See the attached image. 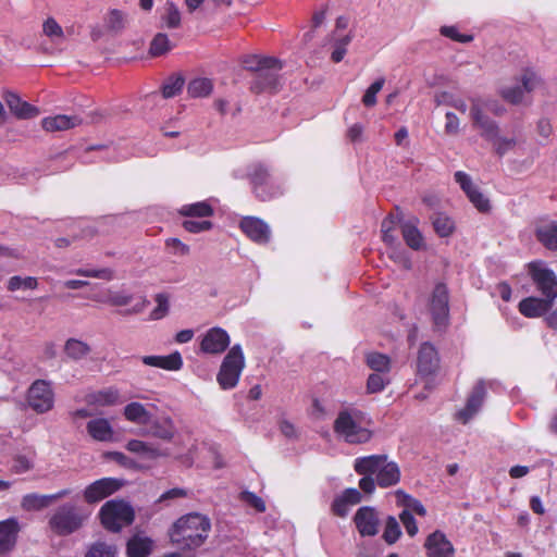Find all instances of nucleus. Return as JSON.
I'll return each mask as SVG.
<instances>
[{"mask_svg": "<svg viewBox=\"0 0 557 557\" xmlns=\"http://www.w3.org/2000/svg\"><path fill=\"white\" fill-rule=\"evenodd\" d=\"M521 84L523 92H530L540 84V78L533 72L528 71L523 73Z\"/></svg>", "mask_w": 557, "mask_h": 557, "instance_id": "nucleus-64", "label": "nucleus"}, {"mask_svg": "<svg viewBox=\"0 0 557 557\" xmlns=\"http://www.w3.org/2000/svg\"><path fill=\"white\" fill-rule=\"evenodd\" d=\"M240 499L255 508L259 512L265 511V504L261 497L252 492L245 491L240 494Z\"/></svg>", "mask_w": 557, "mask_h": 557, "instance_id": "nucleus-56", "label": "nucleus"}, {"mask_svg": "<svg viewBox=\"0 0 557 557\" xmlns=\"http://www.w3.org/2000/svg\"><path fill=\"white\" fill-rule=\"evenodd\" d=\"M184 78L180 75L169 77L162 87V95L164 98H172L176 96L184 86Z\"/></svg>", "mask_w": 557, "mask_h": 557, "instance_id": "nucleus-46", "label": "nucleus"}, {"mask_svg": "<svg viewBox=\"0 0 557 557\" xmlns=\"http://www.w3.org/2000/svg\"><path fill=\"white\" fill-rule=\"evenodd\" d=\"M243 64L246 70L253 71L257 74L260 71H281L282 63L280 60L271 57H260V55H247L243 60Z\"/></svg>", "mask_w": 557, "mask_h": 557, "instance_id": "nucleus-27", "label": "nucleus"}, {"mask_svg": "<svg viewBox=\"0 0 557 557\" xmlns=\"http://www.w3.org/2000/svg\"><path fill=\"white\" fill-rule=\"evenodd\" d=\"M231 339L227 332L222 327H211L208 330L200 343L201 351L210 355L222 354L230 345Z\"/></svg>", "mask_w": 557, "mask_h": 557, "instance_id": "nucleus-12", "label": "nucleus"}, {"mask_svg": "<svg viewBox=\"0 0 557 557\" xmlns=\"http://www.w3.org/2000/svg\"><path fill=\"white\" fill-rule=\"evenodd\" d=\"M171 49L172 45L168 35L159 33L153 37L150 44L149 53L152 57H160L169 52Z\"/></svg>", "mask_w": 557, "mask_h": 557, "instance_id": "nucleus-44", "label": "nucleus"}, {"mask_svg": "<svg viewBox=\"0 0 557 557\" xmlns=\"http://www.w3.org/2000/svg\"><path fill=\"white\" fill-rule=\"evenodd\" d=\"M116 549L114 546L104 543H96L85 557H114Z\"/></svg>", "mask_w": 557, "mask_h": 557, "instance_id": "nucleus-53", "label": "nucleus"}, {"mask_svg": "<svg viewBox=\"0 0 557 557\" xmlns=\"http://www.w3.org/2000/svg\"><path fill=\"white\" fill-rule=\"evenodd\" d=\"M249 176L251 184L253 185V190L257 197L261 200H268L276 194L275 191L268 189V185L271 183V175L263 165H256Z\"/></svg>", "mask_w": 557, "mask_h": 557, "instance_id": "nucleus-18", "label": "nucleus"}, {"mask_svg": "<svg viewBox=\"0 0 557 557\" xmlns=\"http://www.w3.org/2000/svg\"><path fill=\"white\" fill-rule=\"evenodd\" d=\"M165 246L174 256L184 257L190 251L189 246L181 242L178 238H168L165 240Z\"/></svg>", "mask_w": 557, "mask_h": 557, "instance_id": "nucleus-55", "label": "nucleus"}, {"mask_svg": "<svg viewBox=\"0 0 557 557\" xmlns=\"http://www.w3.org/2000/svg\"><path fill=\"white\" fill-rule=\"evenodd\" d=\"M529 273L536 289L544 298L555 302L557 298V277L554 271L548 269L543 261H533L529 263Z\"/></svg>", "mask_w": 557, "mask_h": 557, "instance_id": "nucleus-8", "label": "nucleus"}, {"mask_svg": "<svg viewBox=\"0 0 557 557\" xmlns=\"http://www.w3.org/2000/svg\"><path fill=\"white\" fill-rule=\"evenodd\" d=\"M83 120L78 115L59 114L54 116L45 117L41 121V126L47 132L67 131L81 125Z\"/></svg>", "mask_w": 557, "mask_h": 557, "instance_id": "nucleus-21", "label": "nucleus"}, {"mask_svg": "<svg viewBox=\"0 0 557 557\" xmlns=\"http://www.w3.org/2000/svg\"><path fill=\"white\" fill-rule=\"evenodd\" d=\"M432 224L436 234L441 237L450 236L455 231L454 221L443 213H436L432 216Z\"/></svg>", "mask_w": 557, "mask_h": 557, "instance_id": "nucleus-41", "label": "nucleus"}, {"mask_svg": "<svg viewBox=\"0 0 557 557\" xmlns=\"http://www.w3.org/2000/svg\"><path fill=\"white\" fill-rule=\"evenodd\" d=\"M66 356L73 360H81L89 355L91 351L90 346L76 338H70L64 345Z\"/></svg>", "mask_w": 557, "mask_h": 557, "instance_id": "nucleus-37", "label": "nucleus"}, {"mask_svg": "<svg viewBox=\"0 0 557 557\" xmlns=\"http://www.w3.org/2000/svg\"><path fill=\"white\" fill-rule=\"evenodd\" d=\"M163 21L169 28H177L181 25V12L173 2H166L164 7Z\"/></svg>", "mask_w": 557, "mask_h": 557, "instance_id": "nucleus-45", "label": "nucleus"}, {"mask_svg": "<svg viewBox=\"0 0 557 557\" xmlns=\"http://www.w3.org/2000/svg\"><path fill=\"white\" fill-rule=\"evenodd\" d=\"M397 505L404 507V510H408L409 512H414L421 517L426 515V510L422 503L410 495L406 494L404 491L398 490L396 492Z\"/></svg>", "mask_w": 557, "mask_h": 557, "instance_id": "nucleus-36", "label": "nucleus"}, {"mask_svg": "<svg viewBox=\"0 0 557 557\" xmlns=\"http://www.w3.org/2000/svg\"><path fill=\"white\" fill-rule=\"evenodd\" d=\"M355 471L360 475L375 474L380 487L396 485L400 480V469L387 455L359 457L354 462Z\"/></svg>", "mask_w": 557, "mask_h": 557, "instance_id": "nucleus-2", "label": "nucleus"}, {"mask_svg": "<svg viewBox=\"0 0 557 557\" xmlns=\"http://www.w3.org/2000/svg\"><path fill=\"white\" fill-rule=\"evenodd\" d=\"M157 307L152 310L150 317L152 320H160L169 312V298L164 294H158L154 298Z\"/></svg>", "mask_w": 557, "mask_h": 557, "instance_id": "nucleus-52", "label": "nucleus"}, {"mask_svg": "<svg viewBox=\"0 0 557 557\" xmlns=\"http://www.w3.org/2000/svg\"><path fill=\"white\" fill-rule=\"evenodd\" d=\"M245 368V357L240 345H234L224 357L216 381L222 389L234 388Z\"/></svg>", "mask_w": 557, "mask_h": 557, "instance_id": "nucleus-6", "label": "nucleus"}, {"mask_svg": "<svg viewBox=\"0 0 557 557\" xmlns=\"http://www.w3.org/2000/svg\"><path fill=\"white\" fill-rule=\"evenodd\" d=\"M441 34L459 42H469L472 40V36L459 34L458 29L454 26H443Z\"/></svg>", "mask_w": 557, "mask_h": 557, "instance_id": "nucleus-62", "label": "nucleus"}, {"mask_svg": "<svg viewBox=\"0 0 557 557\" xmlns=\"http://www.w3.org/2000/svg\"><path fill=\"white\" fill-rule=\"evenodd\" d=\"M366 362L375 372L387 373L391 369V359L384 354L370 352L366 356Z\"/></svg>", "mask_w": 557, "mask_h": 557, "instance_id": "nucleus-42", "label": "nucleus"}, {"mask_svg": "<svg viewBox=\"0 0 557 557\" xmlns=\"http://www.w3.org/2000/svg\"><path fill=\"white\" fill-rule=\"evenodd\" d=\"M87 518L88 515L79 507L72 503H65L54 509L49 518L48 525L53 533L64 536L78 531Z\"/></svg>", "mask_w": 557, "mask_h": 557, "instance_id": "nucleus-4", "label": "nucleus"}, {"mask_svg": "<svg viewBox=\"0 0 557 557\" xmlns=\"http://www.w3.org/2000/svg\"><path fill=\"white\" fill-rule=\"evenodd\" d=\"M20 524L16 518L0 521V554L11 550L17 539Z\"/></svg>", "mask_w": 557, "mask_h": 557, "instance_id": "nucleus-20", "label": "nucleus"}, {"mask_svg": "<svg viewBox=\"0 0 557 557\" xmlns=\"http://www.w3.org/2000/svg\"><path fill=\"white\" fill-rule=\"evenodd\" d=\"M87 433L97 442H111L114 437V431L106 418H95L87 422Z\"/></svg>", "mask_w": 557, "mask_h": 557, "instance_id": "nucleus-22", "label": "nucleus"}, {"mask_svg": "<svg viewBox=\"0 0 557 557\" xmlns=\"http://www.w3.org/2000/svg\"><path fill=\"white\" fill-rule=\"evenodd\" d=\"M211 529L210 519L201 513H188L173 525L171 540L184 549L200 547L208 539Z\"/></svg>", "mask_w": 557, "mask_h": 557, "instance_id": "nucleus-1", "label": "nucleus"}, {"mask_svg": "<svg viewBox=\"0 0 557 557\" xmlns=\"http://www.w3.org/2000/svg\"><path fill=\"white\" fill-rule=\"evenodd\" d=\"M38 278L35 276L13 275L7 282V289L11 293L17 290L36 289L38 287Z\"/></svg>", "mask_w": 557, "mask_h": 557, "instance_id": "nucleus-38", "label": "nucleus"}, {"mask_svg": "<svg viewBox=\"0 0 557 557\" xmlns=\"http://www.w3.org/2000/svg\"><path fill=\"white\" fill-rule=\"evenodd\" d=\"M50 504V495L30 493L23 496L21 507L26 511H38L49 507Z\"/></svg>", "mask_w": 557, "mask_h": 557, "instance_id": "nucleus-35", "label": "nucleus"}, {"mask_svg": "<svg viewBox=\"0 0 557 557\" xmlns=\"http://www.w3.org/2000/svg\"><path fill=\"white\" fill-rule=\"evenodd\" d=\"M484 396H485L484 384H483V382H479L474 386V388L467 401L465 409H462L458 413L459 419L462 420L463 423H467L478 412V410L480 409V407L483 404Z\"/></svg>", "mask_w": 557, "mask_h": 557, "instance_id": "nucleus-24", "label": "nucleus"}, {"mask_svg": "<svg viewBox=\"0 0 557 557\" xmlns=\"http://www.w3.org/2000/svg\"><path fill=\"white\" fill-rule=\"evenodd\" d=\"M152 550V541L148 537L135 535L127 542L128 557H147Z\"/></svg>", "mask_w": 557, "mask_h": 557, "instance_id": "nucleus-33", "label": "nucleus"}, {"mask_svg": "<svg viewBox=\"0 0 557 557\" xmlns=\"http://www.w3.org/2000/svg\"><path fill=\"white\" fill-rule=\"evenodd\" d=\"M141 360L146 366L170 371H176L183 367V359L178 351L170 354L169 356H145Z\"/></svg>", "mask_w": 557, "mask_h": 557, "instance_id": "nucleus-26", "label": "nucleus"}, {"mask_svg": "<svg viewBox=\"0 0 557 557\" xmlns=\"http://www.w3.org/2000/svg\"><path fill=\"white\" fill-rule=\"evenodd\" d=\"M213 82L207 77H196L188 83L187 92L193 98H203L211 95Z\"/></svg>", "mask_w": 557, "mask_h": 557, "instance_id": "nucleus-34", "label": "nucleus"}, {"mask_svg": "<svg viewBox=\"0 0 557 557\" xmlns=\"http://www.w3.org/2000/svg\"><path fill=\"white\" fill-rule=\"evenodd\" d=\"M42 33L54 44H61L64 40L63 28L53 17H48L44 22Z\"/></svg>", "mask_w": 557, "mask_h": 557, "instance_id": "nucleus-43", "label": "nucleus"}, {"mask_svg": "<svg viewBox=\"0 0 557 557\" xmlns=\"http://www.w3.org/2000/svg\"><path fill=\"white\" fill-rule=\"evenodd\" d=\"M240 230L257 244H267L271 237L269 225L261 219L246 216L239 223Z\"/></svg>", "mask_w": 557, "mask_h": 557, "instance_id": "nucleus-15", "label": "nucleus"}, {"mask_svg": "<svg viewBox=\"0 0 557 557\" xmlns=\"http://www.w3.org/2000/svg\"><path fill=\"white\" fill-rule=\"evenodd\" d=\"M428 557H454L455 547L447 536L440 530L428 535L424 542Z\"/></svg>", "mask_w": 557, "mask_h": 557, "instance_id": "nucleus-13", "label": "nucleus"}, {"mask_svg": "<svg viewBox=\"0 0 557 557\" xmlns=\"http://www.w3.org/2000/svg\"><path fill=\"white\" fill-rule=\"evenodd\" d=\"M488 112H494L492 103L480 97L470 99L469 117L473 129L479 132L480 136L486 140L495 139L499 133L498 124L488 116Z\"/></svg>", "mask_w": 557, "mask_h": 557, "instance_id": "nucleus-5", "label": "nucleus"}, {"mask_svg": "<svg viewBox=\"0 0 557 557\" xmlns=\"http://www.w3.org/2000/svg\"><path fill=\"white\" fill-rule=\"evenodd\" d=\"M400 521L404 524L408 535L414 536L418 533V525L412 513L408 510H403L399 515Z\"/></svg>", "mask_w": 557, "mask_h": 557, "instance_id": "nucleus-60", "label": "nucleus"}, {"mask_svg": "<svg viewBox=\"0 0 557 557\" xmlns=\"http://www.w3.org/2000/svg\"><path fill=\"white\" fill-rule=\"evenodd\" d=\"M178 212L186 216L208 218L213 214V209L209 202L199 201L190 205H184Z\"/></svg>", "mask_w": 557, "mask_h": 557, "instance_id": "nucleus-40", "label": "nucleus"}, {"mask_svg": "<svg viewBox=\"0 0 557 557\" xmlns=\"http://www.w3.org/2000/svg\"><path fill=\"white\" fill-rule=\"evenodd\" d=\"M278 72L273 70L260 71L251 84V90L260 94L264 90L275 89L278 84Z\"/></svg>", "mask_w": 557, "mask_h": 557, "instance_id": "nucleus-31", "label": "nucleus"}, {"mask_svg": "<svg viewBox=\"0 0 557 557\" xmlns=\"http://www.w3.org/2000/svg\"><path fill=\"white\" fill-rule=\"evenodd\" d=\"M148 429L140 432L141 435L152 436L165 442H171L176 433L174 421L170 417L152 419Z\"/></svg>", "mask_w": 557, "mask_h": 557, "instance_id": "nucleus-16", "label": "nucleus"}, {"mask_svg": "<svg viewBox=\"0 0 557 557\" xmlns=\"http://www.w3.org/2000/svg\"><path fill=\"white\" fill-rule=\"evenodd\" d=\"M471 203L481 212H487L490 210L488 199L476 188L468 196Z\"/></svg>", "mask_w": 557, "mask_h": 557, "instance_id": "nucleus-57", "label": "nucleus"}, {"mask_svg": "<svg viewBox=\"0 0 557 557\" xmlns=\"http://www.w3.org/2000/svg\"><path fill=\"white\" fill-rule=\"evenodd\" d=\"M85 400L88 405L92 406H114L121 403V395L117 388L108 387L87 394Z\"/></svg>", "mask_w": 557, "mask_h": 557, "instance_id": "nucleus-25", "label": "nucleus"}, {"mask_svg": "<svg viewBox=\"0 0 557 557\" xmlns=\"http://www.w3.org/2000/svg\"><path fill=\"white\" fill-rule=\"evenodd\" d=\"M122 481L114 478H102L89 484L84 491V499L88 504L98 503L122 487Z\"/></svg>", "mask_w": 557, "mask_h": 557, "instance_id": "nucleus-11", "label": "nucleus"}, {"mask_svg": "<svg viewBox=\"0 0 557 557\" xmlns=\"http://www.w3.org/2000/svg\"><path fill=\"white\" fill-rule=\"evenodd\" d=\"M418 220L407 221L401 224V233L406 244L413 250H420L424 247V238L418 230Z\"/></svg>", "mask_w": 557, "mask_h": 557, "instance_id": "nucleus-30", "label": "nucleus"}, {"mask_svg": "<svg viewBox=\"0 0 557 557\" xmlns=\"http://www.w3.org/2000/svg\"><path fill=\"white\" fill-rule=\"evenodd\" d=\"M388 379L386 373L376 372L372 373L368 377L367 389L369 393H379L384 389L386 384H388Z\"/></svg>", "mask_w": 557, "mask_h": 557, "instance_id": "nucleus-49", "label": "nucleus"}, {"mask_svg": "<svg viewBox=\"0 0 557 557\" xmlns=\"http://www.w3.org/2000/svg\"><path fill=\"white\" fill-rule=\"evenodd\" d=\"M76 275L86 276V277H96L106 281H111L113 278V271L111 269L104 268L99 270H87V269H77L74 271Z\"/></svg>", "mask_w": 557, "mask_h": 557, "instance_id": "nucleus-54", "label": "nucleus"}, {"mask_svg": "<svg viewBox=\"0 0 557 557\" xmlns=\"http://www.w3.org/2000/svg\"><path fill=\"white\" fill-rule=\"evenodd\" d=\"M429 311L436 327L446 326L449 314V295L444 283H437L431 294Z\"/></svg>", "mask_w": 557, "mask_h": 557, "instance_id": "nucleus-10", "label": "nucleus"}, {"mask_svg": "<svg viewBox=\"0 0 557 557\" xmlns=\"http://www.w3.org/2000/svg\"><path fill=\"white\" fill-rule=\"evenodd\" d=\"M355 523L362 536H373L377 533L379 517L371 507H361L355 515Z\"/></svg>", "mask_w": 557, "mask_h": 557, "instance_id": "nucleus-17", "label": "nucleus"}, {"mask_svg": "<svg viewBox=\"0 0 557 557\" xmlns=\"http://www.w3.org/2000/svg\"><path fill=\"white\" fill-rule=\"evenodd\" d=\"M401 534L400 527L396 518L389 516L386 520L383 539L388 543H395Z\"/></svg>", "mask_w": 557, "mask_h": 557, "instance_id": "nucleus-48", "label": "nucleus"}, {"mask_svg": "<svg viewBox=\"0 0 557 557\" xmlns=\"http://www.w3.org/2000/svg\"><path fill=\"white\" fill-rule=\"evenodd\" d=\"M126 449L131 453L140 455L148 459H157L160 457H168L169 453L166 450H161L153 444L140 441V440H131L126 444Z\"/></svg>", "mask_w": 557, "mask_h": 557, "instance_id": "nucleus-28", "label": "nucleus"}, {"mask_svg": "<svg viewBox=\"0 0 557 557\" xmlns=\"http://www.w3.org/2000/svg\"><path fill=\"white\" fill-rule=\"evenodd\" d=\"M27 404L37 413L50 411L54 405V393L50 382L45 380L35 381L28 388Z\"/></svg>", "mask_w": 557, "mask_h": 557, "instance_id": "nucleus-9", "label": "nucleus"}, {"mask_svg": "<svg viewBox=\"0 0 557 557\" xmlns=\"http://www.w3.org/2000/svg\"><path fill=\"white\" fill-rule=\"evenodd\" d=\"M440 368V358L435 347L423 343L418 351L417 370L422 377L433 375Z\"/></svg>", "mask_w": 557, "mask_h": 557, "instance_id": "nucleus-14", "label": "nucleus"}, {"mask_svg": "<svg viewBox=\"0 0 557 557\" xmlns=\"http://www.w3.org/2000/svg\"><path fill=\"white\" fill-rule=\"evenodd\" d=\"M535 235L544 247L557 251V222H549L539 226Z\"/></svg>", "mask_w": 557, "mask_h": 557, "instance_id": "nucleus-32", "label": "nucleus"}, {"mask_svg": "<svg viewBox=\"0 0 557 557\" xmlns=\"http://www.w3.org/2000/svg\"><path fill=\"white\" fill-rule=\"evenodd\" d=\"M502 96L504 99L511 103H519L522 101L524 92L520 85H516L512 87H506L502 90Z\"/></svg>", "mask_w": 557, "mask_h": 557, "instance_id": "nucleus-58", "label": "nucleus"}, {"mask_svg": "<svg viewBox=\"0 0 557 557\" xmlns=\"http://www.w3.org/2000/svg\"><path fill=\"white\" fill-rule=\"evenodd\" d=\"M123 414L125 419L132 423L139 425H148L151 422V412L147 410L145 405L133 401L124 407Z\"/></svg>", "mask_w": 557, "mask_h": 557, "instance_id": "nucleus-29", "label": "nucleus"}, {"mask_svg": "<svg viewBox=\"0 0 557 557\" xmlns=\"http://www.w3.org/2000/svg\"><path fill=\"white\" fill-rule=\"evenodd\" d=\"M363 413L355 408L341 410L334 421L335 434L349 444H363L371 438V432L363 425Z\"/></svg>", "mask_w": 557, "mask_h": 557, "instance_id": "nucleus-3", "label": "nucleus"}, {"mask_svg": "<svg viewBox=\"0 0 557 557\" xmlns=\"http://www.w3.org/2000/svg\"><path fill=\"white\" fill-rule=\"evenodd\" d=\"M385 83L384 78H379L374 83H372L369 88L366 90L362 97V103L366 107H373L376 103V95L381 91Z\"/></svg>", "mask_w": 557, "mask_h": 557, "instance_id": "nucleus-51", "label": "nucleus"}, {"mask_svg": "<svg viewBox=\"0 0 557 557\" xmlns=\"http://www.w3.org/2000/svg\"><path fill=\"white\" fill-rule=\"evenodd\" d=\"M100 518L106 529L119 532L133 522L134 510L126 502L112 499L101 507Z\"/></svg>", "mask_w": 557, "mask_h": 557, "instance_id": "nucleus-7", "label": "nucleus"}, {"mask_svg": "<svg viewBox=\"0 0 557 557\" xmlns=\"http://www.w3.org/2000/svg\"><path fill=\"white\" fill-rule=\"evenodd\" d=\"M554 301L546 298L528 297L519 302V311L527 318H539L547 313Z\"/></svg>", "mask_w": 557, "mask_h": 557, "instance_id": "nucleus-19", "label": "nucleus"}, {"mask_svg": "<svg viewBox=\"0 0 557 557\" xmlns=\"http://www.w3.org/2000/svg\"><path fill=\"white\" fill-rule=\"evenodd\" d=\"M495 149V152L499 156H504L511 149H513L518 143L515 137H502L499 134L495 139L490 140Z\"/></svg>", "mask_w": 557, "mask_h": 557, "instance_id": "nucleus-50", "label": "nucleus"}, {"mask_svg": "<svg viewBox=\"0 0 557 557\" xmlns=\"http://www.w3.org/2000/svg\"><path fill=\"white\" fill-rule=\"evenodd\" d=\"M445 132L448 135H457L460 129L459 117L454 112H447L445 114Z\"/></svg>", "mask_w": 557, "mask_h": 557, "instance_id": "nucleus-63", "label": "nucleus"}, {"mask_svg": "<svg viewBox=\"0 0 557 557\" xmlns=\"http://www.w3.org/2000/svg\"><path fill=\"white\" fill-rule=\"evenodd\" d=\"M455 181L460 185L467 197L471 194V191L476 189L472 183L471 177L462 171H457L455 173Z\"/></svg>", "mask_w": 557, "mask_h": 557, "instance_id": "nucleus-59", "label": "nucleus"}, {"mask_svg": "<svg viewBox=\"0 0 557 557\" xmlns=\"http://www.w3.org/2000/svg\"><path fill=\"white\" fill-rule=\"evenodd\" d=\"M4 100L10 111L18 119H32L39 114V110L23 101L16 94L7 92Z\"/></svg>", "mask_w": 557, "mask_h": 557, "instance_id": "nucleus-23", "label": "nucleus"}, {"mask_svg": "<svg viewBox=\"0 0 557 557\" xmlns=\"http://www.w3.org/2000/svg\"><path fill=\"white\" fill-rule=\"evenodd\" d=\"M396 220H397L396 218L389 215V216L385 218L381 224L382 238H383L384 243H386L391 246L397 242V238L394 235V231H395V226H396V222H397Z\"/></svg>", "mask_w": 557, "mask_h": 557, "instance_id": "nucleus-47", "label": "nucleus"}, {"mask_svg": "<svg viewBox=\"0 0 557 557\" xmlns=\"http://www.w3.org/2000/svg\"><path fill=\"white\" fill-rule=\"evenodd\" d=\"M126 13L117 9L110 10L104 17V24L107 29L113 33H119L122 29H124L126 26Z\"/></svg>", "mask_w": 557, "mask_h": 557, "instance_id": "nucleus-39", "label": "nucleus"}, {"mask_svg": "<svg viewBox=\"0 0 557 557\" xmlns=\"http://www.w3.org/2000/svg\"><path fill=\"white\" fill-rule=\"evenodd\" d=\"M184 228L189 233H200L203 231H208L212 227V223L210 221H195V220H186L183 223Z\"/></svg>", "mask_w": 557, "mask_h": 557, "instance_id": "nucleus-61", "label": "nucleus"}]
</instances>
